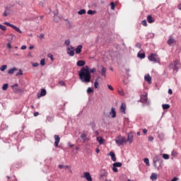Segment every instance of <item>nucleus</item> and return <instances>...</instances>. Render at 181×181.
Returning <instances> with one entry per match:
<instances>
[{"label":"nucleus","mask_w":181,"mask_h":181,"mask_svg":"<svg viewBox=\"0 0 181 181\" xmlns=\"http://www.w3.org/2000/svg\"><path fill=\"white\" fill-rule=\"evenodd\" d=\"M78 76L82 83H85L86 84L90 83V81H91V74L90 73V67L88 66H86L81 68L80 71L78 72Z\"/></svg>","instance_id":"1"},{"label":"nucleus","mask_w":181,"mask_h":181,"mask_svg":"<svg viewBox=\"0 0 181 181\" xmlns=\"http://www.w3.org/2000/svg\"><path fill=\"white\" fill-rule=\"evenodd\" d=\"M115 141L118 146H122V145H125V144H127V139L125 136L121 135L117 136Z\"/></svg>","instance_id":"2"},{"label":"nucleus","mask_w":181,"mask_h":181,"mask_svg":"<svg viewBox=\"0 0 181 181\" xmlns=\"http://www.w3.org/2000/svg\"><path fill=\"white\" fill-rule=\"evenodd\" d=\"M148 59L150 62H153V63H160V59L156 54H151Z\"/></svg>","instance_id":"3"},{"label":"nucleus","mask_w":181,"mask_h":181,"mask_svg":"<svg viewBox=\"0 0 181 181\" xmlns=\"http://www.w3.org/2000/svg\"><path fill=\"white\" fill-rule=\"evenodd\" d=\"M4 25H6V26H9L10 28L13 29L14 30H16V32H18V33H22V30H21L19 28L16 27V25H13V24H11V23L4 22Z\"/></svg>","instance_id":"4"},{"label":"nucleus","mask_w":181,"mask_h":181,"mask_svg":"<svg viewBox=\"0 0 181 181\" xmlns=\"http://www.w3.org/2000/svg\"><path fill=\"white\" fill-rule=\"evenodd\" d=\"M67 54L73 57L74 56V47L73 46H68L66 48Z\"/></svg>","instance_id":"5"},{"label":"nucleus","mask_w":181,"mask_h":181,"mask_svg":"<svg viewBox=\"0 0 181 181\" xmlns=\"http://www.w3.org/2000/svg\"><path fill=\"white\" fill-rule=\"evenodd\" d=\"M112 171L115 173H117V172H118V168H121V166H122V163H113L112 165Z\"/></svg>","instance_id":"6"},{"label":"nucleus","mask_w":181,"mask_h":181,"mask_svg":"<svg viewBox=\"0 0 181 181\" xmlns=\"http://www.w3.org/2000/svg\"><path fill=\"white\" fill-rule=\"evenodd\" d=\"M54 146L55 148H59V144H60V136L59 135H54Z\"/></svg>","instance_id":"7"},{"label":"nucleus","mask_w":181,"mask_h":181,"mask_svg":"<svg viewBox=\"0 0 181 181\" xmlns=\"http://www.w3.org/2000/svg\"><path fill=\"white\" fill-rule=\"evenodd\" d=\"M83 177L87 180V181H93V178L91 177V175H90V173L86 172L83 173Z\"/></svg>","instance_id":"8"},{"label":"nucleus","mask_w":181,"mask_h":181,"mask_svg":"<svg viewBox=\"0 0 181 181\" xmlns=\"http://www.w3.org/2000/svg\"><path fill=\"white\" fill-rule=\"evenodd\" d=\"M141 103H148V93H146V95H142L140 98Z\"/></svg>","instance_id":"9"},{"label":"nucleus","mask_w":181,"mask_h":181,"mask_svg":"<svg viewBox=\"0 0 181 181\" xmlns=\"http://www.w3.org/2000/svg\"><path fill=\"white\" fill-rule=\"evenodd\" d=\"M127 111V104L122 103L120 106V112H122V114H126Z\"/></svg>","instance_id":"10"},{"label":"nucleus","mask_w":181,"mask_h":181,"mask_svg":"<svg viewBox=\"0 0 181 181\" xmlns=\"http://www.w3.org/2000/svg\"><path fill=\"white\" fill-rule=\"evenodd\" d=\"M132 141H134V134H132V132H130L128 134L127 141H128V142H129V144H131L132 142Z\"/></svg>","instance_id":"11"},{"label":"nucleus","mask_w":181,"mask_h":181,"mask_svg":"<svg viewBox=\"0 0 181 181\" xmlns=\"http://www.w3.org/2000/svg\"><path fill=\"white\" fill-rule=\"evenodd\" d=\"M144 80H145V81H147V83H148V84H152V78L151 77V76L149 74H146L144 76Z\"/></svg>","instance_id":"12"},{"label":"nucleus","mask_w":181,"mask_h":181,"mask_svg":"<svg viewBox=\"0 0 181 181\" xmlns=\"http://www.w3.org/2000/svg\"><path fill=\"white\" fill-rule=\"evenodd\" d=\"M108 155L111 156V159L113 162L117 161V157H115V153H114V151H110Z\"/></svg>","instance_id":"13"},{"label":"nucleus","mask_w":181,"mask_h":181,"mask_svg":"<svg viewBox=\"0 0 181 181\" xmlns=\"http://www.w3.org/2000/svg\"><path fill=\"white\" fill-rule=\"evenodd\" d=\"M107 69L105 67L102 66V69L100 71V74L102 77H107Z\"/></svg>","instance_id":"14"},{"label":"nucleus","mask_w":181,"mask_h":181,"mask_svg":"<svg viewBox=\"0 0 181 181\" xmlns=\"http://www.w3.org/2000/svg\"><path fill=\"white\" fill-rule=\"evenodd\" d=\"M110 115H111L112 118H115V117H117V112L115 111V108L112 107Z\"/></svg>","instance_id":"15"},{"label":"nucleus","mask_w":181,"mask_h":181,"mask_svg":"<svg viewBox=\"0 0 181 181\" xmlns=\"http://www.w3.org/2000/svg\"><path fill=\"white\" fill-rule=\"evenodd\" d=\"M175 43H176V40L173 37H170L168 41V45H169L170 46H172Z\"/></svg>","instance_id":"16"},{"label":"nucleus","mask_w":181,"mask_h":181,"mask_svg":"<svg viewBox=\"0 0 181 181\" xmlns=\"http://www.w3.org/2000/svg\"><path fill=\"white\" fill-rule=\"evenodd\" d=\"M76 66H78V67H83V66H86V61H78V62L76 63Z\"/></svg>","instance_id":"17"},{"label":"nucleus","mask_w":181,"mask_h":181,"mask_svg":"<svg viewBox=\"0 0 181 181\" xmlns=\"http://www.w3.org/2000/svg\"><path fill=\"white\" fill-rule=\"evenodd\" d=\"M147 22H148V23H153V22H155V18H153L152 17V16L148 15V16H147Z\"/></svg>","instance_id":"18"},{"label":"nucleus","mask_w":181,"mask_h":181,"mask_svg":"<svg viewBox=\"0 0 181 181\" xmlns=\"http://www.w3.org/2000/svg\"><path fill=\"white\" fill-rule=\"evenodd\" d=\"M151 180H157L158 179V174L156 173H153L150 176Z\"/></svg>","instance_id":"19"},{"label":"nucleus","mask_w":181,"mask_h":181,"mask_svg":"<svg viewBox=\"0 0 181 181\" xmlns=\"http://www.w3.org/2000/svg\"><path fill=\"white\" fill-rule=\"evenodd\" d=\"M83 49L82 45H78L76 49H75V52L77 54H80L81 53V50Z\"/></svg>","instance_id":"20"},{"label":"nucleus","mask_w":181,"mask_h":181,"mask_svg":"<svg viewBox=\"0 0 181 181\" xmlns=\"http://www.w3.org/2000/svg\"><path fill=\"white\" fill-rule=\"evenodd\" d=\"M15 71H18V69L16 67H13V69H10L8 71V74H13L15 73Z\"/></svg>","instance_id":"21"},{"label":"nucleus","mask_w":181,"mask_h":181,"mask_svg":"<svg viewBox=\"0 0 181 181\" xmlns=\"http://www.w3.org/2000/svg\"><path fill=\"white\" fill-rule=\"evenodd\" d=\"M97 141L100 144V145H103L104 144V139L102 136H98Z\"/></svg>","instance_id":"22"},{"label":"nucleus","mask_w":181,"mask_h":181,"mask_svg":"<svg viewBox=\"0 0 181 181\" xmlns=\"http://www.w3.org/2000/svg\"><path fill=\"white\" fill-rule=\"evenodd\" d=\"M81 138L83 139V142H87V141H88V139L87 138V135H86V134H82L81 135Z\"/></svg>","instance_id":"23"},{"label":"nucleus","mask_w":181,"mask_h":181,"mask_svg":"<svg viewBox=\"0 0 181 181\" xmlns=\"http://www.w3.org/2000/svg\"><path fill=\"white\" fill-rule=\"evenodd\" d=\"M137 57H139V59H145V53H138Z\"/></svg>","instance_id":"24"},{"label":"nucleus","mask_w":181,"mask_h":181,"mask_svg":"<svg viewBox=\"0 0 181 181\" xmlns=\"http://www.w3.org/2000/svg\"><path fill=\"white\" fill-rule=\"evenodd\" d=\"M162 107L163 110H169V108H170V105H169V104H163Z\"/></svg>","instance_id":"25"},{"label":"nucleus","mask_w":181,"mask_h":181,"mask_svg":"<svg viewBox=\"0 0 181 181\" xmlns=\"http://www.w3.org/2000/svg\"><path fill=\"white\" fill-rule=\"evenodd\" d=\"M6 69H8V66H6V65H2V66L0 67L1 71H5Z\"/></svg>","instance_id":"26"},{"label":"nucleus","mask_w":181,"mask_h":181,"mask_svg":"<svg viewBox=\"0 0 181 181\" xmlns=\"http://www.w3.org/2000/svg\"><path fill=\"white\" fill-rule=\"evenodd\" d=\"M144 163H146V165L147 166H151V164L149 163V159L148 158H144Z\"/></svg>","instance_id":"27"},{"label":"nucleus","mask_w":181,"mask_h":181,"mask_svg":"<svg viewBox=\"0 0 181 181\" xmlns=\"http://www.w3.org/2000/svg\"><path fill=\"white\" fill-rule=\"evenodd\" d=\"M16 76H23V71H22V69H19L18 72L16 74Z\"/></svg>","instance_id":"28"},{"label":"nucleus","mask_w":181,"mask_h":181,"mask_svg":"<svg viewBox=\"0 0 181 181\" xmlns=\"http://www.w3.org/2000/svg\"><path fill=\"white\" fill-rule=\"evenodd\" d=\"M8 83H5V84H4V86H2V90H3L4 91H6V90H8Z\"/></svg>","instance_id":"29"},{"label":"nucleus","mask_w":181,"mask_h":181,"mask_svg":"<svg viewBox=\"0 0 181 181\" xmlns=\"http://www.w3.org/2000/svg\"><path fill=\"white\" fill-rule=\"evenodd\" d=\"M108 176V173H107V171H104L103 173L100 174V177H107Z\"/></svg>","instance_id":"30"},{"label":"nucleus","mask_w":181,"mask_h":181,"mask_svg":"<svg viewBox=\"0 0 181 181\" xmlns=\"http://www.w3.org/2000/svg\"><path fill=\"white\" fill-rule=\"evenodd\" d=\"M64 169H69L70 173H73V171L71 170V166L64 165Z\"/></svg>","instance_id":"31"},{"label":"nucleus","mask_w":181,"mask_h":181,"mask_svg":"<svg viewBox=\"0 0 181 181\" xmlns=\"http://www.w3.org/2000/svg\"><path fill=\"white\" fill-rule=\"evenodd\" d=\"M40 95L41 97H44V95H46V90L45 89L41 90Z\"/></svg>","instance_id":"32"},{"label":"nucleus","mask_w":181,"mask_h":181,"mask_svg":"<svg viewBox=\"0 0 181 181\" xmlns=\"http://www.w3.org/2000/svg\"><path fill=\"white\" fill-rule=\"evenodd\" d=\"M78 15H84L86 13V10L81 9L78 12Z\"/></svg>","instance_id":"33"},{"label":"nucleus","mask_w":181,"mask_h":181,"mask_svg":"<svg viewBox=\"0 0 181 181\" xmlns=\"http://www.w3.org/2000/svg\"><path fill=\"white\" fill-rule=\"evenodd\" d=\"M95 14V11L88 10V15H94Z\"/></svg>","instance_id":"34"},{"label":"nucleus","mask_w":181,"mask_h":181,"mask_svg":"<svg viewBox=\"0 0 181 181\" xmlns=\"http://www.w3.org/2000/svg\"><path fill=\"white\" fill-rule=\"evenodd\" d=\"M171 155L172 156H174V158H176V156H177V152L176 151H173Z\"/></svg>","instance_id":"35"},{"label":"nucleus","mask_w":181,"mask_h":181,"mask_svg":"<svg viewBox=\"0 0 181 181\" xmlns=\"http://www.w3.org/2000/svg\"><path fill=\"white\" fill-rule=\"evenodd\" d=\"M110 6H111L112 11H115V4L114 2H112V3H110Z\"/></svg>","instance_id":"36"},{"label":"nucleus","mask_w":181,"mask_h":181,"mask_svg":"<svg viewBox=\"0 0 181 181\" xmlns=\"http://www.w3.org/2000/svg\"><path fill=\"white\" fill-rule=\"evenodd\" d=\"M95 71H97V69L93 68L92 69H90L89 68V74H91V73H95Z\"/></svg>","instance_id":"37"},{"label":"nucleus","mask_w":181,"mask_h":181,"mask_svg":"<svg viewBox=\"0 0 181 181\" xmlns=\"http://www.w3.org/2000/svg\"><path fill=\"white\" fill-rule=\"evenodd\" d=\"M98 79H96L94 83L95 88H98Z\"/></svg>","instance_id":"38"},{"label":"nucleus","mask_w":181,"mask_h":181,"mask_svg":"<svg viewBox=\"0 0 181 181\" xmlns=\"http://www.w3.org/2000/svg\"><path fill=\"white\" fill-rule=\"evenodd\" d=\"M47 119L49 121V122H52V121H53V117L52 116H47Z\"/></svg>","instance_id":"39"},{"label":"nucleus","mask_w":181,"mask_h":181,"mask_svg":"<svg viewBox=\"0 0 181 181\" xmlns=\"http://www.w3.org/2000/svg\"><path fill=\"white\" fill-rule=\"evenodd\" d=\"M163 159L168 160V159H169V155L164 153V154H163Z\"/></svg>","instance_id":"40"},{"label":"nucleus","mask_w":181,"mask_h":181,"mask_svg":"<svg viewBox=\"0 0 181 181\" xmlns=\"http://www.w3.org/2000/svg\"><path fill=\"white\" fill-rule=\"evenodd\" d=\"M87 93L90 94V93H94V90L91 88H88Z\"/></svg>","instance_id":"41"},{"label":"nucleus","mask_w":181,"mask_h":181,"mask_svg":"<svg viewBox=\"0 0 181 181\" xmlns=\"http://www.w3.org/2000/svg\"><path fill=\"white\" fill-rule=\"evenodd\" d=\"M118 93L119 94V95H124V90L122 89H120V90H118Z\"/></svg>","instance_id":"42"},{"label":"nucleus","mask_w":181,"mask_h":181,"mask_svg":"<svg viewBox=\"0 0 181 181\" xmlns=\"http://www.w3.org/2000/svg\"><path fill=\"white\" fill-rule=\"evenodd\" d=\"M0 29L1 30H6V27L5 25L0 24Z\"/></svg>","instance_id":"43"},{"label":"nucleus","mask_w":181,"mask_h":181,"mask_svg":"<svg viewBox=\"0 0 181 181\" xmlns=\"http://www.w3.org/2000/svg\"><path fill=\"white\" fill-rule=\"evenodd\" d=\"M141 25H143V26H148V23H146V20H144L141 22Z\"/></svg>","instance_id":"44"},{"label":"nucleus","mask_w":181,"mask_h":181,"mask_svg":"<svg viewBox=\"0 0 181 181\" xmlns=\"http://www.w3.org/2000/svg\"><path fill=\"white\" fill-rule=\"evenodd\" d=\"M65 45H66V46H71V45H70V40H65Z\"/></svg>","instance_id":"45"},{"label":"nucleus","mask_w":181,"mask_h":181,"mask_svg":"<svg viewBox=\"0 0 181 181\" xmlns=\"http://www.w3.org/2000/svg\"><path fill=\"white\" fill-rule=\"evenodd\" d=\"M179 64V60L176 59L174 61V66H175V67L177 66Z\"/></svg>","instance_id":"46"},{"label":"nucleus","mask_w":181,"mask_h":181,"mask_svg":"<svg viewBox=\"0 0 181 181\" xmlns=\"http://www.w3.org/2000/svg\"><path fill=\"white\" fill-rule=\"evenodd\" d=\"M40 64H41L42 66H45V64H46V62H45V59H42L40 61Z\"/></svg>","instance_id":"47"},{"label":"nucleus","mask_w":181,"mask_h":181,"mask_svg":"<svg viewBox=\"0 0 181 181\" xmlns=\"http://www.w3.org/2000/svg\"><path fill=\"white\" fill-rule=\"evenodd\" d=\"M32 66H33V67H37V66H39V63H37V62L33 63L32 64Z\"/></svg>","instance_id":"48"},{"label":"nucleus","mask_w":181,"mask_h":181,"mask_svg":"<svg viewBox=\"0 0 181 181\" xmlns=\"http://www.w3.org/2000/svg\"><path fill=\"white\" fill-rule=\"evenodd\" d=\"M7 47L8 49H12V45H11V42L7 43Z\"/></svg>","instance_id":"49"},{"label":"nucleus","mask_w":181,"mask_h":181,"mask_svg":"<svg viewBox=\"0 0 181 181\" xmlns=\"http://www.w3.org/2000/svg\"><path fill=\"white\" fill-rule=\"evenodd\" d=\"M148 141H150L151 142H152V141H153V136H148Z\"/></svg>","instance_id":"50"},{"label":"nucleus","mask_w":181,"mask_h":181,"mask_svg":"<svg viewBox=\"0 0 181 181\" xmlns=\"http://www.w3.org/2000/svg\"><path fill=\"white\" fill-rule=\"evenodd\" d=\"M68 146H69V148H73V146H74V145H73L71 142H69Z\"/></svg>","instance_id":"51"},{"label":"nucleus","mask_w":181,"mask_h":181,"mask_svg":"<svg viewBox=\"0 0 181 181\" xmlns=\"http://www.w3.org/2000/svg\"><path fill=\"white\" fill-rule=\"evenodd\" d=\"M48 57H49V59H51V60H52V61L54 60L53 55L52 54H48Z\"/></svg>","instance_id":"52"},{"label":"nucleus","mask_w":181,"mask_h":181,"mask_svg":"<svg viewBox=\"0 0 181 181\" xmlns=\"http://www.w3.org/2000/svg\"><path fill=\"white\" fill-rule=\"evenodd\" d=\"M107 87H108L109 90H111V91L114 90V88H112L110 85H108Z\"/></svg>","instance_id":"53"},{"label":"nucleus","mask_w":181,"mask_h":181,"mask_svg":"<svg viewBox=\"0 0 181 181\" xmlns=\"http://www.w3.org/2000/svg\"><path fill=\"white\" fill-rule=\"evenodd\" d=\"M40 39H45V34H40Z\"/></svg>","instance_id":"54"},{"label":"nucleus","mask_w":181,"mask_h":181,"mask_svg":"<svg viewBox=\"0 0 181 181\" xmlns=\"http://www.w3.org/2000/svg\"><path fill=\"white\" fill-rule=\"evenodd\" d=\"M59 84H60V86H64V81H61L59 82Z\"/></svg>","instance_id":"55"},{"label":"nucleus","mask_w":181,"mask_h":181,"mask_svg":"<svg viewBox=\"0 0 181 181\" xmlns=\"http://www.w3.org/2000/svg\"><path fill=\"white\" fill-rule=\"evenodd\" d=\"M141 43H137L136 45V47H139V49H141Z\"/></svg>","instance_id":"56"},{"label":"nucleus","mask_w":181,"mask_h":181,"mask_svg":"<svg viewBox=\"0 0 181 181\" xmlns=\"http://www.w3.org/2000/svg\"><path fill=\"white\" fill-rule=\"evenodd\" d=\"M168 94H170V95L173 94V91L172 90V89L168 90Z\"/></svg>","instance_id":"57"},{"label":"nucleus","mask_w":181,"mask_h":181,"mask_svg":"<svg viewBox=\"0 0 181 181\" xmlns=\"http://www.w3.org/2000/svg\"><path fill=\"white\" fill-rule=\"evenodd\" d=\"M179 178L175 177L174 178H173V180L171 181H178Z\"/></svg>","instance_id":"58"},{"label":"nucleus","mask_w":181,"mask_h":181,"mask_svg":"<svg viewBox=\"0 0 181 181\" xmlns=\"http://www.w3.org/2000/svg\"><path fill=\"white\" fill-rule=\"evenodd\" d=\"M58 168H59V169H63V168H64V165H58Z\"/></svg>","instance_id":"59"},{"label":"nucleus","mask_w":181,"mask_h":181,"mask_svg":"<svg viewBox=\"0 0 181 181\" xmlns=\"http://www.w3.org/2000/svg\"><path fill=\"white\" fill-rule=\"evenodd\" d=\"M25 49H26V45H23L21 47V50H25Z\"/></svg>","instance_id":"60"},{"label":"nucleus","mask_w":181,"mask_h":181,"mask_svg":"<svg viewBox=\"0 0 181 181\" xmlns=\"http://www.w3.org/2000/svg\"><path fill=\"white\" fill-rule=\"evenodd\" d=\"M144 134H148V130L146 129H143Z\"/></svg>","instance_id":"61"},{"label":"nucleus","mask_w":181,"mask_h":181,"mask_svg":"<svg viewBox=\"0 0 181 181\" xmlns=\"http://www.w3.org/2000/svg\"><path fill=\"white\" fill-rule=\"evenodd\" d=\"M95 152L96 153H100V148H96Z\"/></svg>","instance_id":"62"},{"label":"nucleus","mask_w":181,"mask_h":181,"mask_svg":"<svg viewBox=\"0 0 181 181\" xmlns=\"http://www.w3.org/2000/svg\"><path fill=\"white\" fill-rule=\"evenodd\" d=\"M37 115H39V113L37 112L34 113V117H37Z\"/></svg>","instance_id":"63"},{"label":"nucleus","mask_w":181,"mask_h":181,"mask_svg":"<svg viewBox=\"0 0 181 181\" xmlns=\"http://www.w3.org/2000/svg\"><path fill=\"white\" fill-rule=\"evenodd\" d=\"M178 9H180V11H181V4L178 5Z\"/></svg>","instance_id":"64"}]
</instances>
